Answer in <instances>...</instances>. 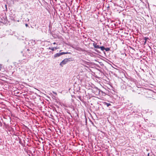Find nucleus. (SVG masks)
Here are the masks:
<instances>
[{
    "label": "nucleus",
    "instance_id": "nucleus-1",
    "mask_svg": "<svg viewBox=\"0 0 156 156\" xmlns=\"http://www.w3.org/2000/svg\"><path fill=\"white\" fill-rule=\"evenodd\" d=\"M68 52H60L58 53H57L55 54L54 55V57L55 58H56L58 57L61 55H63V54H67L68 53Z\"/></svg>",
    "mask_w": 156,
    "mask_h": 156
},
{
    "label": "nucleus",
    "instance_id": "nucleus-2",
    "mask_svg": "<svg viewBox=\"0 0 156 156\" xmlns=\"http://www.w3.org/2000/svg\"><path fill=\"white\" fill-rule=\"evenodd\" d=\"M69 61V58L65 59L60 63V65L62 67L63 65L66 64Z\"/></svg>",
    "mask_w": 156,
    "mask_h": 156
},
{
    "label": "nucleus",
    "instance_id": "nucleus-3",
    "mask_svg": "<svg viewBox=\"0 0 156 156\" xmlns=\"http://www.w3.org/2000/svg\"><path fill=\"white\" fill-rule=\"evenodd\" d=\"M91 41L93 42V45L95 48H99V46L98 45H97L96 43L92 40H91Z\"/></svg>",
    "mask_w": 156,
    "mask_h": 156
},
{
    "label": "nucleus",
    "instance_id": "nucleus-4",
    "mask_svg": "<svg viewBox=\"0 0 156 156\" xmlns=\"http://www.w3.org/2000/svg\"><path fill=\"white\" fill-rule=\"evenodd\" d=\"M99 48H100L101 50L102 51H104L105 49V48L104 46H99Z\"/></svg>",
    "mask_w": 156,
    "mask_h": 156
},
{
    "label": "nucleus",
    "instance_id": "nucleus-5",
    "mask_svg": "<svg viewBox=\"0 0 156 156\" xmlns=\"http://www.w3.org/2000/svg\"><path fill=\"white\" fill-rule=\"evenodd\" d=\"M105 105H106L108 107H109V106H110L111 105V104L109 103L105 102Z\"/></svg>",
    "mask_w": 156,
    "mask_h": 156
},
{
    "label": "nucleus",
    "instance_id": "nucleus-6",
    "mask_svg": "<svg viewBox=\"0 0 156 156\" xmlns=\"http://www.w3.org/2000/svg\"><path fill=\"white\" fill-rule=\"evenodd\" d=\"M48 49H49L51 50L52 51H54L55 50L54 47H49Z\"/></svg>",
    "mask_w": 156,
    "mask_h": 156
},
{
    "label": "nucleus",
    "instance_id": "nucleus-7",
    "mask_svg": "<svg viewBox=\"0 0 156 156\" xmlns=\"http://www.w3.org/2000/svg\"><path fill=\"white\" fill-rule=\"evenodd\" d=\"M105 50L106 51H110V49L109 48H105Z\"/></svg>",
    "mask_w": 156,
    "mask_h": 156
},
{
    "label": "nucleus",
    "instance_id": "nucleus-8",
    "mask_svg": "<svg viewBox=\"0 0 156 156\" xmlns=\"http://www.w3.org/2000/svg\"><path fill=\"white\" fill-rule=\"evenodd\" d=\"M147 39H148V38H147L146 37H145L144 38V40H145V41L144 42V44H145L146 43Z\"/></svg>",
    "mask_w": 156,
    "mask_h": 156
},
{
    "label": "nucleus",
    "instance_id": "nucleus-9",
    "mask_svg": "<svg viewBox=\"0 0 156 156\" xmlns=\"http://www.w3.org/2000/svg\"><path fill=\"white\" fill-rule=\"evenodd\" d=\"M25 26L26 27H27L28 26V25L27 24H25Z\"/></svg>",
    "mask_w": 156,
    "mask_h": 156
},
{
    "label": "nucleus",
    "instance_id": "nucleus-10",
    "mask_svg": "<svg viewBox=\"0 0 156 156\" xmlns=\"http://www.w3.org/2000/svg\"><path fill=\"white\" fill-rule=\"evenodd\" d=\"M54 49H57V47H55L54 48Z\"/></svg>",
    "mask_w": 156,
    "mask_h": 156
},
{
    "label": "nucleus",
    "instance_id": "nucleus-11",
    "mask_svg": "<svg viewBox=\"0 0 156 156\" xmlns=\"http://www.w3.org/2000/svg\"><path fill=\"white\" fill-rule=\"evenodd\" d=\"M56 44V43H55V42H54V43H53V44Z\"/></svg>",
    "mask_w": 156,
    "mask_h": 156
},
{
    "label": "nucleus",
    "instance_id": "nucleus-12",
    "mask_svg": "<svg viewBox=\"0 0 156 156\" xmlns=\"http://www.w3.org/2000/svg\"><path fill=\"white\" fill-rule=\"evenodd\" d=\"M27 51H29V49H28L27 50Z\"/></svg>",
    "mask_w": 156,
    "mask_h": 156
},
{
    "label": "nucleus",
    "instance_id": "nucleus-13",
    "mask_svg": "<svg viewBox=\"0 0 156 156\" xmlns=\"http://www.w3.org/2000/svg\"><path fill=\"white\" fill-rule=\"evenodd\" d=\"M149 154H148V156H149Z\"/></svg>",
    "mask_w": 156,
    "mask_h": 156
}]
</instances>
